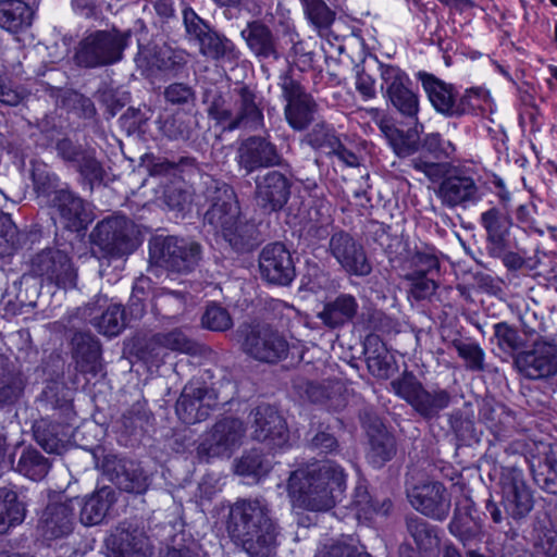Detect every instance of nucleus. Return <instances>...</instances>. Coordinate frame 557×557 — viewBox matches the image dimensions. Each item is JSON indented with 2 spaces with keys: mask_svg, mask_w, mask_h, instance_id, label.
Masks as SVG:
<instances>
[{
  "mask_svg": "<svg viewBox=\"0 0 557 557\" xmlns=\"http://www.w3.org/2000/svg\"><path fill=\"white\" fill-rule=\"evenodd\" d=\"M75 163L82 175L89 182L102 180V166L91 152L84 151Z\"/></svg>",
  "mask_w": 557,
  "mask_h": 557,
  "instance_id": "57",
  "label": "nucleus"
},
{
  "mask_svg": "<svg viewBox=\"0 0 557 557\" xmlns=\"http://www.w3.org/2000/svg\"><path fill=\"white\" fill-rule=\"evenodd\" d=\"M183 20L186 32L197 41L210 29L203 20L190 8L183 11Z\"/></svg>",
  "mask_w": 557,
  "mask_h": 557,
  "instance_id": "59",
  "label": "nucleus"
},
{
  "mask_svg": "<svg viewBox=\"0 0 557 557\" xmlns=\"http://www.w3.org/2000/svg\"><path fill=\"white\" fill-rule=\"evenodd\" d=\"M355 86L364 100L372 99L376 95L374 78L363 71L357 73Z\"/></svg>",
  "mask_w": 557,
  "mask_h": 557,
  "instance_id": "61",
  "label": "nucleus"
},
{
  "mask_svg": "<svg viewBox=\"0 0 557 557\" xmlns=\"http://www.w3.org/2000/svg\"><path fill=\"white\" fill-rule=\"evenodd\" d=\"M411 506L422 515L435 520H444L450 510V495L437 481H422L407 492Z\"/></svg>",
  "mask_w": 557,
  "mask_h": 557,
  "instance_id": "12",
  "label": "nucleus"
},
{
  "mask_svg": "<svg viewBox=\"0 0 557 557\" xmlns=\"http://www.w3.org/2000/svg\"><path fill=\"white\" fill-rule=\"evenodd\" d=\"M422 150L435 160L451 158L456 151L455 145L437 133L428 134L422 141Z\"/></svg>",
  "mask_w": 557,
  "mask_h": 557,
  "instance_id": "49",
  "label": "nucleus"
},
{
  "mask_svg": "<svg viewBox=\"0 0 557 557\" xmlns=\"http://www.w3.org/2000/svg\"><path fill=\"white\" fill-rule=\"evenodd\" d=\"M481 222L493 242H500L509 232L510 221L497 209L492 208L481 215Z\"/></svg>",
  "mask_w": 557,
  "mask_h": 557,
  "instance_id": "46",
  "label": "nucleus"
},
{
  "mask_svg": "<svg viewBox=\"0 0 557 557\" xmlns=\"http://www.w3.org/2000/svg\"><path fill=\"white\" fill-rule=\"evenodd\" d=\"M115 484L127 493L141 494L148 487V476L141 467L133 461L124 462L116 473Z\"/></svg>",
  "mask_w": 557,
  "mask_h": 557,
  "instance_id": "36",
  "label": "nucleus"
},
{
  "mask_svg": "<svg viewBox=\"0 0 557 557\" xmlns=\"http://www.w3.org/2000/svg\"><path fill=\"white\" fill-rule=\"evenodd\" d=\"M152 342L161 348L181 354L195 355L198 352L197 344L180 329L168 333H159L153 337Z\"/></svg>",
  "mask_w": 557,
  "mask_h": 557,
  "instance_id": "42",
  "label": "nucleus"
},
{
  "mask_svg": "<svg viewBox=\"0 0 557 557\" xmlns=\"http://www.w3.org/2000/svg\"><path fill=\"white\" fill-rule=\"evenodd\" d=\"M237 161L239 166L249 174L259 168L280 164L281 157L272 143L265 138L252 136L240 144Z\"/></svg>",
  "mask_w": 557,
  "mask_h": 557,
  "instance_id": "23",
  "label": "nucleus"
},
{
  "mask_svg": "<svg viewBox=\"0 0 557 557\" xmlns=\"http://www.w3.org/2000/svg\"><path fill=\"white\" fill-rule=\"evenodd\" d=\"M128 32L116 28L95 30L78 44L75 60L84 67L106 66L119 62L129 39Z\"/></svg>",
  "mask_w": 557,
  "mask_h": 557,
  "instance_id": "5",
  "label": "nucleus"
},
{
  "mask_svg": "<svg viewBox=\"0 0 557 557\" xmlns=\"http://www.w3.org/2000/svg\"><path fill=\"white\" fill-rule=\"evenodd\" d=\"M53 201L66 228L78 231L85 228L90 222L84 201L74 194L67 190H58Z\"/></svg>",
  "mask_w": 557,
  "mask_h": 557,
  "instance_id": "26",
  "label": "nucleus"
},
{
  "mask_svg": "<svg viewBox=\"0 0 557 557\" xmlns=\"http://www.w3.org/2000/svg\"><path fill=\"white\" fill-rule=\"evenodd\" d=\"M72 510L65 504H55L45 512L46 532L51 537H60L72 531Z\"/></svg>",
  "mask_w": 557,
  "mask_h": 557,
  "instance_id": "37",
  "label": "nucleus"
},
{
  "mask_svg": "<svg viewBox=\"0 0 557 557\" xmlns=\"http://www.w3.org/2000/svg\"><path fill=\"white\" fill-rule=\"evenodd\" d=\"M239 109L235 117L230 110H219L215 107L210 109V114L220 122L230 121L228 128L234 129L237 127L257 128L263 120L262 112L255 103L253 94L246 87L239 89Z\"/></svg>",
  "mask_w": 557,
  "mask_h": 557,
  "instance_id": "25",
  "label": "nucleus"
},
{
  "mask_svg": "<svg viewBox=\"0 0 557 557\" xmlns=\"http://www.w3.org/2000/svg\"><path fill=\"white\" fill-rule=\"evenodd\" d=\"M418 78L431 104L438 113L447 116H458L466 112L461 103L456 102V92L451 85L425 72L419 73Z\"/></svg>",
  "mask_w": 557,
  "mask_h": 557,
  "instance_id": "24",
  "label": "nucleus"
},
{
  "mask_svg": "<svg viewBox=\"0 0 557 557\" xmlns=\"http://www.w3.org/2000/svg\"><path fill=\"white\" fill-rule=\"evenodd\" d=\"M34 12L22 0H0V27L17 34L32 25Z\"/></svg>",
  "mask_w": 557,
  "mask_h": 557,
  "instance_id": "27",
  "label": "nucleus"
},
{
  "mask_svg": "<svg viewBox=\"0 0 557 557\" xmlns=\"http://www.w3.org/2000/svg\"><path fill=\"white\" fill-rule=\"evenodd\" d=\"M528 461L536 485L548 494L557 495V448L540 442Z\"/></svg>",
  "mask_w": 557,
  "mask_h": 557,
  "instance_id": "22",
  "label": "nucleus"
},
{
  "mask_svg": "<svg viewBox=\"0 0 557 557\" xmlns=\"http://www.w3.org/2000/svg\"><path fill=\"white\" fill-rule=\"evenodd\" d=\"M357 299L350 294H341L324 305L319 319L329 327L335 329L350 321L358 311Z\"/></svg>",
  "mask_w": 557,
  "mask_h": 557,
  "instance_id": "28",
  "label": "nucleus"
},
{
  "mask_svg": "<svg viewBox=\"0 0 557 557\" xmlns=\"http://www.w3.org/2000/svg\"><path fill=\"white\" fill-rule=\"evenodd\" d=\"M206 220L236 251L250 250L258 243L256 224L243 220L236 195L227 184L216 186Z\"/></svg>",
  "mask_w": 557,
  "mask_h": 557,
  "instance_id": "3",
  "label": "nucleus"
},
{
  "mask_svg": "<svg viewBox=\"0 0 557 557\" xmlns=\"http://www.w3.org/2000/svg\"><path fill=\"white\" fill-rule=\"evenodd\" d=\"M24 519V508L17 500L15 492L0 488V533L10 525L21 523Z\"/></svg>",
  "mask_w": 557,
  "mask_h": 557,
  "instance_id": "38",
  "label": "nucleus"
},
{
  "mask_svg": "<svg viewBox=\"0 0 557 557\" xmlns=\"http://www.w3.org/2000/svg\"><path fill=\"white\" fill-rule=\"evenodd\" d=\"M494 335L497 339L498 347L505 352H511L519 348L520 336L517 331L506 323H497L494 325Z\"/></svg>",
  "mask_w": 557,
  "mask_h": 557,
  "instance_id": "56",
  "label": "nucleus"
},
{
  "mask_svg": "<svg viewBox=\"0 0 557 557\" xmlns=\"http://www.w3.org/2000/svg\"><path fill=\"white\" fill-rule=\"evenodd\" d=\"M245 432L244 423L239 419L220 420L199 444V458L205 461L215 457L228 458L242 445Z\"/></svg>",
  "mask_w": 557,
  "mask_h": 557,
  "instance_id": "9",
  "label": "nucleus"
},
{
  "mask_svg": "<svg viewBox=\"0 0 557 557\" xmlns=\"http://www.w3.org/2000/svg\"><path fill=\"white\" fill-rule=\"evenodd\" d=\"M393 504L389 499L373 500L367 486L359 484L355 488L351 509L356 518L361 521H371L375 517H385L392 510Z\"/></svg>",
  "mask_w": 557,
  "mask_h": 557,
  "instance_id": "30",
  "label": "nucleus"
},
{
  "mask_svg": "<svg viewBox=\"0 0 557 557\" xmlns=\"http://www.w3.org/2000/svg\"><path fill=\"white\" fill-rule=\"evenodd\" d=\"M201 322L206 329L215 332H223L232 326V319L227 310L214 304L207 307Z\"/></svg>",
  "mask_w": 557,
  "mask_h": 557,
  "instance_id": "50",
  "label": "nucleus"
},
{
  "mask_svg": "<svg viewBox=\"0 0 557 557\" xmlns=\"http://www.w3.org/2000/svg\"><path fill=\"white\" fill-rule=\"evenodd\" d=\"M311 445L322 453L334 451L338 446L337 440L327 432L317 433L311 441Z\"/></svg>",
  "mask_w": 557,
  "mask_h": 557,
  "instance_id": "64",
  "label": "nucleus"
},
{
  "mask_svg": "<svg viewBox=\"0 0 557 557\" xmlns=\"http://www.w3.org/2000/svg\"><path fill=\"white\" fill-rule=\"evenodd\" d=\"M497 486L504 512L493 499H488L485 505V510L493 522L500 524L508 517L519 521L533 510L534 491L528 484L521 468L502 467Z\"/></svg>",
  "mask_w": 557,
  "mask_h": 557,
  "instance_id": "4",
  "label": "nucleus"
},
{
  "mask_svg": "<svg viewBox=\"0 0 557 557\" xmlns=\"http://www.w3.org/2000/svg\"><path fill=\"white\" fill-rule=\"evenodd\" d=\"M253 437L264 443L270 449L283 448L289 441L285 420L270 405H260L252 412Z\"/></svg>",
  "mask_w": 557,
  "mask_h": 557,
  "instance_id": "17",
  "label": "nucleus"
},
{
  "mask_svg": "<svg viewBox=\"0 0 557 557\" xmlns=\"http://www.w3.org/2000/svg\"><path fill=\"white\" fill-rule=\"evenodd\" d=\"M262 280L274 285H288L295 277V265L290 252L281 243L267 245L259 256Z\"/></svg>",
  "mask_w": 557,
  "mask_h": 557,
  "instance_id": "18",
  "label": "nucleus"
},
{
  "mask_svg": "<svg viewBox=\"0 0 557 557\" xmlns=\"http://www.w3.org/2000/svg\"><path fill=\"white\" fill-rule=\"evenodd\" d=\"M159 132L170 140H188L191 136L195 121L187 112L175 113L166 119L156 121Z\"/></svg>",
  "mask_w": 557,
  "mask_h": 557,
  "instance_id": "34",
  "label": "nucleus"
},
{
  "mask_svg": "<svg viewBox=\"0 0 557 557\" xmlns=\"http://www.w3.org/2000/svg\"><path fill=\"white\" fill-rule=\"evenodd\" d=\"M17 471L33 481H39L49 471L48 460L35 449H26L17 462Z\"/></svg>",
  "mask_w": 557,
  "mask_h": 557,
  "instance_id": "43",
  "label": "nucleus"
},
{
  "mask_svg": "<svg viewBox=\"0 0 557 557\" xmlns=\"http://www.w3.org/2000/svg\"><path fill=\"white\" fill-rule=\"evenodd\" d=\"M24 95L11 84L0 76V101L3 104L15 107L22 102Z\"/></svg>",
  "mask_w": 557,
  "mask_h": 557,
  "instance_id": "60",
  "label": "nucleus"
},
{
  "mask_svg": "<svg viewBox=\"0 0 557 557\" xmlns=\"http://www.w3.org/2000/svg\"><path fill=\"white\" fill-rule=\"evenodd\" d=\"M346 479L344 469L331 460L297 469L288 479V496L294 507L327 511L346 490Z\"/></svg>",
  "mask_w": 557,
  "mask_h": 557,
  "instance_id": "2",
  "label": "nucleus"
},
{
  "mask_svg": "<svg viewBox=\"0 0 557 557\" xmlns=\"http://www.w3.org/2000/svg\"><path fill=\"white\" fill-rule=\"evenodd\" d=\"M240 34L249 49L256 55L269 58L275 54V44L272 32L264 24L257 21L251 22Z\"/></svg>",
  "mask_w": 557,
  "mask_h": 557,
  "instance_id": "32",
  "label": "nucleus"
},
{
  "mask_svg": "<svg viewBox=\"0 0 557 557\" xmlns=\"http://www.w3.org/2000/svg\"><path fill=\"white\" fill-rule=\"evenodd\" d=\"M290 196V183L278 171H270L256 180L257 206L265 212L280 211Z\"/></svg>",
  "mask_w": 557,
  "mask_h": 557,
  "instance_id": "20",
  "label": "nucleus"
},
{
  "mask_svg": "<svg viewBox=\"0 0 557 557\" xmlns=\"http://www.w3.org/2000/svg\"><path fill=\"white\" fill-rule=\"evenodd\" d=\"M453 346L465 361L467 370L472 372L485 370V352L476 342L456 339L453 342Z\"/></svg>",
  "mask_w": 557,
  "mask_h": 557,
  "instance_id": "44",
  "label": "nucleus"
},
{
  "mask_svg": "<svg viewBox=\"0 0 557 557\" xmlns=\"http://www.w3.org/2000/svg\"><path fill=\"white\" fill-rule=\"evenodd\" d=\"M91 322L99 333L109 337L116 336L125 326L124 309L117 304L110 305L100 317H95Z\"/></svg>",
  "mask_w": 557,
  "mask_h": 557,
  "instance_id": "40",
  "label": "nucleus"
},
{
  "mask_svg": "<svg viewBox=\"0 0 557 557\" xmlns=\"http://www.w3.org/2000/svg\"><path fill=\"white\" fill-rule=\"evenodd\" d=\"M243 349L256 360L275 363L286 358L289 345L280 333L268 327H261L252 329L246 335Z\"/></svg>",
  "mask_w": 557,
  "mask_h": 557,
  "instance_id": "15",
  "label": "nucleus"
},
{
  "mask_svg": "<svg viewBox=\"0 0 557 557\" xmlns=\"http://www.w3.org/2000/svg\"><path fill=\"white\" fill-rule=\"evenodd\" d=\"M407 530L418 548L426 555H435L440 547L437 529L419 517L407 519Z\"/></svg>",
  "mask_w": 557,
  "mask_h": 557,
  "instance_id": "33",
  "label": "nucleus"
},
{
  "mask_svg": "<svg viewBox=\"0 0 557 557\" xmlns=\"http://www.w3.org/2000/svg\"><path fill=\"white\" fill-rule=\"evenodd\" d=\"M437 196L449 208H467L481 199L475 181L465 173L447 175L438 186Z\"/></svg>",
  "mask_w": 557,
  "mask_h": 557,
  "instance_id": "21",
  "label": "nucleus"
},
{
  "mask_svg": "<svg viewBox=\"0 0 557 557\" xmlns=\"http://www.w3.org/2000/svg\"><path fill=\"white\" fill-rule=\"evenodd\" d=\"M448 529L454 536L458 537L463 543L471 540L476 533L472 525V519L467 513L460 515L455 512Z\"/></svg>",
  "mask_w": 557,
  "mask_h": 557,
  "instance_id": "58",
  "label": "nucleus"
},
{
  "mask_svg": "<svg viewBox=\"0 0 557 557\" xmlns=\"http://www.w3.org/2000/svg\"><path fill=\"white\" fill-rule=\"evenodd\" d=\"M134 225L123 216L107 219L96 226L91 234L94 242L109 253L124 255L134 247Z\"/></svg>",
  "mask_w": 557,
  "mask_h": 557,
  "instance_id": "16",
  "label": "nucleus"
},
{
  "mask_svg": "<svg viewBox=\"0 0 557 557\" xmlns=\"http://www.w3.org/2000/svg\"><path fill=\"white\" fill-rule=\"evenodd\" d=\"M65 435L60 437L57 433V425L51 424L46 429L38 426L35 430L37 443L49 454H61L65 446Z\"/></svg>",
  "mask_w": 557,
  "mask_h": 557,
  "instance_id": "51",
  "label": "nucleus"
},
{
  "mask_svg": "<svg viewBox=\"0 0 557 557\" xmlns=\"http://www.w3.org/2000/svg\"><path fill=\"white\" fill-rule=\"evenodd\" d=\"M148 549L144 537H134L133 542H127L122 545V557H147Z\"/></svg>",
  "mask_w": 557,
  "mask_h": 557,
  "instance_id": "63",
  "label": "nucleus"
},
{
  "mask_svg": "<svg viewBox=\"0 0 557 557\" xmlns=\"http://www.w3.org/2000/svg\"><path fill=\"white\" fill-rule=\"evenodd\" d=\"M271 462L261 451L252 449L243 455L235 465V472L243 476L260 478L269 472Z\"/></svg>",
  "mask_w": 557,
  "mask_h": 557,
  "instance_id": "45",
  "label": "nucleus"
},
{
  "mask_svg": "<svg viewBox=\"0 0 557 557\" xmlns=\"http://www.w3.org/2000/svg\"><path fill=\"white\" fill-rule=\"evenodd\" d=\"M115 502V492L103 486L87 497L81 509V521L85 525H95L102 522L109 509Z\"/></svg>",
  "mask_w": 557,
  "mask_h": 557,
  "instance_id": "29",
  "label": "nucleus"
},
{
  "mask_svg": "<svg viewBox=\"0 0 557 557\" xmlns=\"http://www.w3.org/2000/svg\"><path fill=\"white\" fill-rule=\"evenodd\" d=\"M33 272L62 288L76 285L77 273L69 256L60 250H44L32 262Z\"/></svg>",
  "mask_w": 557,
  "mask_h": 557,
  "instance_id": "13",
  "label": "nucleus"
},
{
  "mask_svg": "<svg viewBox=\"0 0 557 557\" xmlns=\"http://www.w3.org/2000/svg\"><path fill=\"white\" fill-rule=\"evenodd\" d=\"M412 263L416 267V272L431 273L438 269L437 258L430 253L417 252L412 258Z\"/></svg>",
  "mask_w": 557,
  "mask_h": 557,
  "instance_id": "62",
  "label": "nucleus"
},
{
  "mask_svg": "<svg viewBox=\"0 0 557 557\" xmlns=\"http://www.w3.org/2000/svg\"><path fill=\"white\" fill-rule=\"evenodd\" d=\"M218 405L213 389L187 385L176 403V414L186 424H195L209 417L211 409Z\"/></svg>",
  "mask_w": 557,
  "mask_h": 557,
  "instance_id": "19",
  "label": "nucleus"
},
{
  "mask_svg": "<svg viewBox=\"0 0 557 557\" xmlns=\"http://www.w3.org/2000/svg\"><path fill=\"white\" fill-rule=\"evenodd\" d=\"M315 557H370L369 554L360 552L356 546L344 541H335L324 544L318 550Z\"/></svg>",
  "mask_w": 557,
  "mask_h": 557,
  "instance_id": "54",
  "label": "nucleus"
},
{
  "mask_svg": "<svg viewBox=\"0 0 557 557\" xmlns=\"http://www.w3.org/2000/svg\"><path fill=\"white\" fill-rule=\"evenodd\" d=\"M329 251L349 275L367 276L372 271L364 247L347 232L339 231L331 236Z\"/></svg>",
  "mask_w": 557,
  "mask_h": 557,
  "instance_id": "10",
  "label": "nucleus"
},
{
  "mask_svg": "<svg viewBox=\"0 0 557 557\" xmlns=\"http://www.w3.org/2000/svg\"><path fill=\"white\" fill-rule=\"evenodd\" d=\"M428 274L412 271L405 275V278L410 282V293L416 299L429 298L436 289L435 281L428 277Z\"/></svg>",
  "mask_w": 557,
  "mask_h": 557,
  "instance_id": "52",
  "label": "nucleus"
},
{
  "mask_svg": "<svg viewBox=\"0 0 557 557\" xmlns=\"http://www.w3.org/2000/svg\"><path fill=\"white\" fill-rule=\"evenodd\" d=\"M309 23L319 33L326 32L335 20V12L323 0H301Z\"/></svg>",
  "mask_w": 557,
  "mask_h": 557,
  "instance_id": "39",
  "label": "nucleus"
},
{
  "mask_svg": "<svg viewBox=\"0 0 557 557\" xmlns=\"http://www.w3.org/2000/svg\"><path fill=\"white\" fill-rule=\"evenodd\" d=\"M370 441L369 457L376 466H382L385 461L391 460L395 455V440L386 431L379 420H375L371 426L367 429Z\"/></svg>",
  "mask_w": 557,
  "mask_h": 557,
  "instance_id": "31",
  "label": "nucleus"
},
{
  "mask_svg": "<svg viewBox=\"0 0 557 557\" xmlns=\"http://www.w3.org/2000/svg\"><path fill=\"white\" fill-rule=\"evenodd\" d=\"M309 144L314 148H334L337 145V137L333 128L325 123H318L308 134Z\"/></svg>",
  "mask_w": 557,
  "mask_h": 557,
  "instance_id": "55",
  "label": "nucleus"
},
{
  "mask_svg": "<svg viewBox=\"0 0 557 557\" xmlns=\"http://www.w3.org/2000/svg\"><path fill=\"white\" fill-rule=\"evenodd\" d=\"M280 86L286 101L284 114L295 131L305 129L312 121L317 104L304 87L290 76L281 77Z\"/></svg>",
  "mask_w": 557,
  "mask_h": 557,
  "instance_id": "11",
  "label": "nucleus"
},
{
  "mask_svg": "<svg viewBox=\"0 0 557 557\" xmlns=\"http://www.w3.org/2000/svg\"><path fill=\"white\" fill-rule=\"evenodd\" d=\"M27 234L20 232L9 216L0 219V257L13 255L26 243Z\"/></svg>",
  "mask_w": 557,
  "mask_h": 557,
  "instance_id": "41",
  "label": "nucleus"
},
{
  "mask_svg": "<svg viewBox=\"0 0 557 557\" xmlns=\"http://www.w3.org/2000/svg\"><path fill=\"white\" fill-rule=\"evenodd\" d=\"M200 52L210 58H221L233 50V44L209 29L198 41Z\"/></svg>",
  "mask_w": 557,
  "mask_h": 557,
  "instance_id": "47",
  "label": "nucleus"
},
{
  "mask_svg": "<svg viewBox=\"0 0 557 557\" xmlns=\"http://www.w3.org/2000/svg\"><path fill=\"white\" fill-rule=\"evenodd\" d=\"M379 71L384 98L401 116L408 119L410 124L417 125L419 97L411 89L412 83L408 74L396 65L384 63H380Z\"/></svg>",
  "mask_w": 557,
  "mask_h": 557,
  "instance_id": "7",
  "label": "nucleus"
},
{
  "mask_svg": "<svg viewBox=\"0 0 557 557\" xmlns=\"http://www.w3.org/2000/svg\"><path fill=\"white\" fill-rule=\"evenodd\" d=\"M393 392L406 400L413 410L424 419L438 417L440 412L448 408L451 396L440 387L426 389L414 375L406 373L391 383Z\"/></svg>",
  "mask_w": 557,
  "mask_h": 557,
  "instance_id": "8",
  "label": "nucleus"
},
{
  "mask_svg": "<svg viewBox=\"0 0 557 557\" xmlns=\"http://www.w3.org/2000/svg\"><path fill=\"white\" fill-rule=\"evenodd\" d=\"M231 536L250 557H272L278 546L280 527L263 498H244L230 509Z\"/></svg>",
  "mask_w": 557,
  "mask_h": 557,
  "instance_id": "1",
  "label": "nucleus"
},
{
  "mask_svg": "<svg viewBox=\"0 0 557 557\" xmlns=\"http://www.w3.org/2000/svg\"><path fill=\"white\" fill-rule=\"evenodd\" d=\"M515 363L524 376L532 380L557 375V344L537 341L532 350L518 355Z\"/></svg>",
  "mask_w": 557,
  "mask_h": 557,
  "instance_id": "14",
  "label": "nucleus"
},
{
  "mask_svg": "<svg viewBox=\"0 0 557 557\" xmlns=\"http://www.w3.org/2000/svg\"><path fill=\"white\" fill-rule=\"evenodd\" d=\"M165 101L175 107H185L193 109L196 103V94L194 89L184 83H173L165 87L163 92Z\"/></svg>",
  "mask_w": 557,
  "mask_h": 557,
  "instance_id": "48",
  "label": "nucleus"
},
{
  "mask_svg": "<svg viewBox=\"0 0 557 557\" xmlns=\"http://www.w3.org/2000/svg\"><path fill=\"white\" fill-rule=\"evenodd\" d=\"M389 144L398 157H409L418 151L419 143L416 135L405 134L395 129L388 135Z\"/></svg>",
  "mask_w": 557,
  "mask_h": 557,
  "instance_id": "53",
  "label": "nucleus"
},
{
  "mask_svg": "<svg viewBox=\"0 0 557 557\" xmlns=\"http://www.w3.org/2000/svg\"><path fill=\"white\" fill-rule=\"evenodd\" d=\"M74 357L79 370L83 372L97 371L100 357L99 342L88 334H77L74 337Z\"/></svg>",
  "mask_w": 557,
  "mask_h": 557,
  "instance_id": "35",
  "label": "nucleus"
},
{
  "mask_svg": "<svg viewBox=\"0 0 557 557\" xmlns=\"http://www.w3.org/2000/svg\"><path fill=\"white\" fill-rule=\"evenodd\" d=\"M201 259V246L176 236H154L149 242L150 262L169 271L189 273Z\"/></svg>",
  "mask_w": 557,
  "mask_h": 557,
  "instance_id": "6",
  "label": "nucleus"
}]
</instances>
